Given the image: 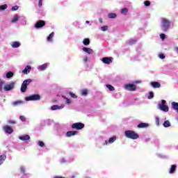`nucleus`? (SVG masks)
Segmentation results:
<instances>
[{"label": "nucleus", "instance_id": "obj_1", "mask_svg": "<svg viewBox=\"0 0 178 178\" xmlns=\"http://www.w3.org/2000/svg\"><path fill=\"white\" fill-rule=\"evenodd\" d=\"M170 20L168 19L167 18H161V29L162 31L166 32L169 29H170L171 24Z\"/></svg>", "mask_w": 178, "mask_h": 178}, {"label": "nucleus", "instance_id": "obj_2", "mask_svg": "<svg viewBox=\"0 0 178 178\" xmlns=\"http://www.w3.org/2000/svg\"><path fill=\"white\" fill-rule=\"evenodd\" d=\"M124 135L127 138H131V140H137V138H140V136L138 135V134L131 130L125 131Z\"/></svg>", "mask_w": 178, "mask_h": 178}, {"label": "nucleus", "instance_id": "obj_3", "mask_svg": "<svg viewBox=\"0 0 178 178\" xmlns=\"http://www.w3.org/2000/svg\"><path fill=\"white\" fill-rule=\"evenodd\" d=\"M158 108L163 112H169V106L166 105V100H161V103L158 104Z\"/></svg>", "mask_w": 178, "mask_h": 178}, {"label": "nucleus", "instance_id": "obj_4", "mask_svg": "<svg viewBox=\"0 0 178 178\" xmlns=\"http://www.w3.org/2000/svg\"><path fill=\"white\" fill-rule=\"evenodd\" d=\"M32 81L33 80L31 79L24 80L21 86V92H26L27 90V86H29Z\"/></svg>", "mask_w": 178, "mask_h": 178}, {"label": "nucleus", "instance_id": "obj_5", "mask_svg": "<svg viewBox=\"0 0 178 178\" xmlns=\"http://www.w3.org/2000/svg\"><path fill=\"white\" fill-rule=\"evenodd\" d=\"M41 96L38 94H34L25 97V101H40Z\"/></svg>", "mask_w": 178, "mask_h": 178}, {"label": "nucleus", "instance_id": "obj_6", "mask_svg": "<svg viewBox=\"0 0 178 178\" xmlns=\"http://www.w3.org/2000/svg\"><path fill=\"white\" fill-rule=\"evenodd\" d=\"M85 126L86 125L81 122H75L72 124L71 127L75 130H81L82 129H84Z\"/></svg>", "mask_w": 178, "mask_h": 178}, {"label": "nucleus", "instance_id": "obj_7", "mask_svg": "<svg viewBox=\"0 0 178 178\" xmlns=\"http://www.w3.org/2000/svg\"><path fill=\"white\" fill-rule=\"evenodd\" d=\"M15 82H11L9 84H6L3 86V91H12L15 88Z\"/></svg>", "mask_w": 178, "mask_h": 178}, {"label": "nucleus", "instance_id": "obj_8", "mask_svg": "<svg viewBox=\"0 0 178 178\" xmlns=\"http://www.w3.org/2000/svg\"><path fill=\"white\" fill-rule=\"evenodd\" d=\"M124 89L127 90V91H136L137 87L133 83H128L124 86Z\"/></svg>", "mask_w": 178, "mask_h": 178}, {"label": "nucleus", "instance_id": "obj_9", "mask_svg": "<svg viewBox=\"0 0 178 178\" xmlns=\"http://www.w3.org/2000/svg\"><path fill=\"white\" fill-rule=\"evenodd\" d=\"M102 62L105 63V65H111L113 62V58L112 57H104L102 59Z\"/></svg>", "mask_w": 178, "mask_h": 178}, {"label": "nucleus", "instance_id": "obj_10", "mask_svg": "<svg viewBox=\"0 0 178 178\" xmlns=\"http://www.w3.org/2000/svg\"><path fill=\"white\" fill-rule=\"evenodd\" d=\"M45 26V21L39 20L35 24V29H41Z\"/></svg>", "mask_w": 178, "mask_h": 178}, {"label": "nucleus", "instance_id": "obj_11", "mask_svg": "<svg viewBox=\"0 0 178 178\" xmlns=\"http://www.w3.org/2000/svg\"><path fill=\"white\" fill-rule=\"evenodd\" d=\"M65 108L64 104L61 105H53L51 106V111H59L60 109H63Z\"/></svg>", "mask_w": 178, "mask_h": 178}, {"label": "nucleus", "instance_id": "obj_12", "mask_svg": "<svg viewBox=\"0 0 178 178\" xmlns=\"http://www.w3.org/2000/svg\"><path fill=\"white\" fill-rule=\"evenodd\" d=\"M19 22L21 24H22V26H26V24H27V19H26V17L23 16V15H19Z\"/></svg>", "mask_w": 178, "mask_h": 178}, {"label": "nucleus", "instance_id": "obj_13", "mask_svg": "<svg viewBox=\"0 0 178 178\" xmlns=\"http://www.w3.org/2000/svg\"><path fill=\"white\" fill-rule=\"evenodd\" d=\"M48 68V63H44L37 67V69L39 72H44Z\"/></svg>", "mask_w": 178, "mask_h": 178}, {"label": "nucleus", "instance_id": "obj_14", "mask_svg": "<svg viewBox=\"0 0 178 178\" xmlns=\"http://www.w3.org/2000/svg\"><path fill=\"white\" fill-rule=\"evenodd\" d=\"M3 129L5 133H7V134H12L13 133V129L8 125L4 126Z\"/></svg>", "mask_w": 178, "mask_h": 178}, {"label": "nucleus", "instance_id": "obj_15", "mask_svg": "<svg viewBox=\"0 0 178 178\" xmlns=\"http://www.w3.org/2000/svg\"><path fill=\"white\" fill-rule=\"evenodd\" d=\"M82 51L86 54H88V55H92L94 54V50L88 47H83Z\"/></svg>", "mask_w": 178, "mask_h": 178}, {"label": "nucleus", "instance_id": "obj_16", "mask_svg": "<svg viewBox=\"0 0 178 178\" xmlns=\"http://www.w3.org/2000/svg\"><path fill=\"white\" fill-rule=\"evenodd\" d=\"M79 134V131H69L66 133L67 137H73V136H77Z\"/></svg>", "mask_w": 178, "mask_h": 178}, {"label": "nucleus", "instance_id": "obj_17", "mask_svg": "<svg viewBox=\"0 0 178 178\" xmlns=\"http://www.w3.org/2000/svg\"><path fill=\"white\" fill-rule=\"evenodd\" d=\"M55 36V33L52 32L49 35V36L47 38V41L48 42H54V37Z\"/></svg>", "mask_w": 178, "mask_h": 178}, {"label": "nucleus", "instance_id": "obj_18", "mask_svg": "<svg viewBox=\"0 0 178 178\" xmlns=\"http://www.w3.org/2000/svg\"><path fill=\"white\" fill-rule=\"evenodd\" d=\"M10 45L12 48H19L20 45H22V43H20V42L15 41V42H12L10 43Z\"/></svg>", "mask_w": 178, "mask_h": 178}, {"label": "nucleus", "instance_id": "obj_19", "mask_svg": "<svg viewBox=\"0 0 178 178\" xmlns=\"http://www.w3.org/2000/svg\"><path fill=\"white\" fill-rule=\"evenodd\" d=\"M31 72V66L27 65L24 70H22L23 74H29Z\"/></svg>", "mask_w": 178, "mask_h": 178}, {"label": "nucleus", "instance_id": "obj_20", "mask_svg": "<svg viewBox=\"0 0 178 178\" xmlns=\"http://www.w3.org/2000/svg\"><path fill=\"white\" fill-rule=\"evenodd\" d=\"M150 86H152L153 88H161V83L156 81L151 82Z\"/></svg>", "mask_w": 178, "mask_h": 178}, {"label": "nucleus", "instance_id": "obj_21", "mask_svg": "<svg viewBox=\"0 0 178 178\" xmlns=\"http://www.w3.org/2000/svg\"><path fill=\"white\" fill-rule=\"evenodd\" d=\"M19 139L21 140L22 141H27L30 140V136L29 135L20 136L19 137Z\"/></svg>", "mask_w": 178, "mask_h": 178}, {"label": "nucleus", "instance_id": "obj_22", "mask_svg": "<svg viewBox=\"0 0 178 178\" xmlns=\"http://www.w3.org/2000/svg\"><path fill=\"white\" fill-rule=\"evenodd\" d=\"M171 107L174 111H177L178 112V102H172L171 103Z\"/></svg>", "mask_w": 178, "mask_h": 178}, {"label": "nucleus", "instance_id": "obj_23", "mask_svg": "<svg viewBox=\"0 0 178 178\" xmlns=\"http://www.w3.org/2000/svg\"><path fill=\"white\" fill-rule=\"evenodd\" d=\"M176 168H177V165H172L170 168V171H169V173L170 175L175 173V172H176Z\"/></svg>", "mask_w": 178, "mask_h": 178}, {"label": "nucleus", "instance_id": "obj_24", "mask_svg": "<svg viewBox=\"0 0 178 178\" xmlns=\"http://www.w3.org/2000/svg\"><path fill=\"white\" fill-rule=\"evenodd\" d=\"M22 104H24V102L22 100H17V101L12 102V105L13 106H17L19 105H22Z\"/></svg>", "mask_w": 178, "mask_h": 178}, {"label": "nucleus", "instance_id": "obj_25", "mask_svg": "<svg viewBox=\"0 0 178 178\" xmlns=\"http://www.w3.org/2000/svg\"><path fill=\"white\" fill-rule=\"evenodd\" d=\"M149 124L145 122H140L138 124V129H144V127H148Z\"/></svg>", "mask_w": 178, "mask_h": 178}, {"label": "nucleus", "instance_id": "obj_26", "mask_svg": "<svg viewBox=\"0 0 178 178\" xmlns=\"http://www.w3.org/2000/svg\"><path fill=\"white\" fill-rule=\"evenodd\" d=\"M117 16L116 13H108V19H116Z\"/></svg>", "mask_w": 178, "mask_h": 178}, {"label": "nucleus", "instance_id": "obj_27", "mask_svg": "<svg viewBox=\"0 0 178 178\" xmlns=\"http://www.w3.org/2000/svg\"><path fill=\"white\" fill-rule=\"evenodd\" d=\"M19 15H15L11 20L12 23H16L17 21H19Z\"/></svg>", "mask_w": 178, "mask_h": 178}, {"label": "nucleus", "instance_id": "obj_28", "mask_svg": "<svg viewBox=\"0 0 178 178\" xmlns=\"http://www.w3.org/2000/svg\"><path fill=\"white\" fill-rule=\"evenodd\" d=\"M6 79H11V77H13V72L12 71H10L6 74Z\"/></svg>", "mask_w": 178, "mask_h": 178}, {"label": "nucleus", "instance_id": "obj_29", "mask_svg": "<svg viewBox=\"0 0 178 178\" xmlns=\"http://www.w3.org/2000/svg\"><path fill=\"white\" fill-rule=\"evenodd\" d=\"M6 159V156L1 155L0 156V165H2L3 163V162H5Z\"/></svg>", "mask_w": 178, "mask_h": 178}, {"label": "nucleus", "instance_id": "obj_30", "mask_svg": "<svg viewBox=\"0 0 178 178\" xmlns=\"http://www.w3.org/2000/svg\"><path fill=\"white\" fill-rule=\"evenodd\" d=\"M83 45H90V39L89 38H85L83 40Z\"/></svg>", "mask_w": 178, "mask_h": 178}, {"label": "nucleus", "instance_id": "obj_31", "mask_svg": "<svg viewBox=\"0 0 178 178\" xmlns=\"http://www.w3.org/2000/svg\"><path fill=\"white\" fill-rule=\"evenodd\" d=\"M128 13H129V9H127V8H124L121 10L122 15H127Z\"/></svg>", "mask_w": 178, "mask_h": 178}, {"label": "nucleus", "instance_id": "obj_32", "mask_svg": "<svg viewBox=\"0 0 178 178\" xmlns=\"http://www.w3.org/2000/svg\"><path fill=\"white\" fill-rule=\"evenodd\" d=\"M116 141V136H113L108 139V143L112 144V143H115Z\"/></svg>", "mask_w": 178, "mask_h": 178}, {"label": "nucleus", "instance_id": "obj_33", "mask_svg": "<svg viewBox=\"0 0 178 178\" xmlns=\"http://www.w3.org/2000/svg\"><path fill=\"white\" fill-rule=\"evenodd\" d=\"M64 99H65V104H67V105H70V104H72V100H70V99H68L67 97L63 96Z\"/></svg>", "mask_w": 178, "mask_h": 178}, {"label": "nucleus", "instance_id": "obj_34", "mask_svg": "<svg viewBox=\"0 0 178 178\" xmlns=\"http://www.w3.org/2000/svg\"><path fill=\"white\" fill-rule=\"evenodd\" d=\"M106 87L107 88H108V90H109L110 91H115V88H114L113 86L110 85V84L106 85Z\"/></svg>", "mask_w": 178, "mask_h": 178}, {"label": "nucleus", "instance_id": "obj_35", "mask_svg": "<svg viewBox=\"0 0 178 178\" xmlns=\"http://www.w3.org/2000/svg\"><path fill=\"white\" fill-rule=\"evenodd\" d=\"M163 125L164 127H170V122H169V120H166L164 122Z\"/></svg>", "mask_w": 178, "mask_h": 178}, {"label": "nucleus", "instance_id": "obj_36", "mask_svg": "<svg viewBox=\"0 0 178 178\" xmlns=\"http://www.w3.org/2000/svg\"><path fill=\"white\" fill-rule=\"evenodd\" d=\"M81 95H83L84 97H86V95L88 94V91L87 90V89H83L81 91Z\"/></svg>", "mask_w": 178, "mask_h": 178}, {"label": "nucleus", "instance_id": "obj_37", "mask_svg": "<svg viewBox=\"0 0 178 178\" xmlns=\"http://www.w3.org/2000/svg\"><path fill=\"white\" fill-rule=\"evenodd\" d=\"M8 9V5L7 4H3L0 6V10H5Z\"/></svg>", "mask_w": 178, "mask_h": 178}, {"label": "nucleus", "instance_id": "obj_38", "mask_svg": "<svg viewBox=\"0 0 178 178\" xmlns=\"http://www.w3.org/2000/svg\"><path fill=\"white\" fill-rule=\"evenodd\" d=\"M83 61L84 65H87V63L88 62V57L87 56H83Z\"/></svg>", "mask_w": 178, "mask_h": 178}, {"label": "nucleus", "instance_id": "obj_39", "mask_svg": "<svg viewBox=\"0 0 178 178\" xmlns=\"http://www.w3.org/2000/svg\"><path fill=\"white\" fill-rule=\"evenodd\" d=\"M148 99H152L154 98V92H150L147 97Z\"/></svg>", "mask_w": 178, "mask_h": 178}, {"label": "nucleus", "instance_id": "obj_40", "mask_svg": "<svg viewBox=\"0 0 178 178\" xmlns=\"http://www.w3.org/2000/svg\"><path fill=\"white\" fill-rule=\"evenodd\" d=\"M108 29V26H103L101 27L102 31H107Z\"/></svg>", "mask_w": 178, "mask_h": 178}, {"label": "nucleus", "instance_id": "obj_41", "mask_svg": "<svg viewBox=\"0 0 178 178\" xmlns=\"http://www.w3.org/2000/svg\"><path fill=\"white\" fill-rule=\"evenodd\" d=\"M69 95H70V97H72V98H74V99L77 98V95H76V94H74V93H73L72 92H70Z\"/></svg>", "mask_w": 178, "mask_h": 178}, {"label": "nucleus", "instance_id": "obj_42", "mask_svg": "<svg viewBox=\"0 0 178 178\" xmlns=\"http://www.w3.org/2000/svg\"><path fill=\"white\" fill-rule=\"evenodd\" d=\"M160 38L162 40V41H164L165 38H166V35H165V33H161L160 34Z\"/></svg>", "mask_w": 178, "mask_h": 178}, {"label": "nucleus", "instance_id": "obj_43", "mask_svg": "<svg viewBox=\"0 0 178 178\" xmlns=\"http://www.w3.org/2000/svg\"><path fill=\"white\" fill-rule=\"evenodd\" d=\"M144 5L145 6H151V2L149 1H144Z\"/></svg>", "mask_w": 178, "mask_h": 178}, {"label": "nucleus", "instance_id": "obj_44", "mask_svg": "<svg viewBox=\"0 0 178 178\" xmlns=\"http://www.w3.org/2000/svg\"><path fill=\"white\" fill-rule=\"evenodd\" d=\"M137 40H134V39H131L129 40V45H133V44H136Z\"/></svg>", "mask_w": 178, "mask_h": 178}, {"label": "nucleus", "instance_id": "obj_45", "mask_svg": "<svg viewBox=\"0 0 178 178\" xmlns=\"http://www.w3.org/2000/svg\"><path fill=\"white\" fill-rule=\"evenodd\" d=\"M38 145H39V147H44V145H45V143H44V142L41 140H39Z\"/></svg>", "mask_w": 178, "mask_h": 178}, {"label": "nucleus", "instance_id": "obj_46", "mask_svg": "<svg viewBox=\"0 0 178 178\" xmlns=\"http://www.w3.org/2000/svg\"><path fill=\"white\" fill-rule=\"evenodd\" d=\"M19 119L20 120H22V122H26V118L24 117V115L19 116Z\"/></svg>", "mask_w": 178, "mask_h": 178}, {"label": "nucleus", "instance_id": "obj_47", "mask_svg": "<svg viewBox=\"0 0 178 178\" xmlns=\"http://www.w3.org/2000/svg\"><path fill=\"white\" fill-rule=\"evenodd\" d=\"M17 9H19V6H15L11 8V10L15 11V10H17Z\"/></svg>", "mask_w": 178, "mask_h": 178}, {"label": "nucleus", "instance_id": "obj_48", "mask_svg": "<svg viewBox=\"0 0 178 178\" xmlns=\"http://www.w3.org/2000/svg\"><path fill=\"white\" fill-rule=\"evenodd\" d=\"M159 58H160V59H165V55L163 54H159Z\"/></svg>", "mask_w": 178, "mask_h": 178}, {"label": "nucleus", "instance_id": "obj_49", "mask_svg": "<svg viewBox=\"0 0 178 178\" xmlns=\"http://www.w3.org/2000/svg\"><path fill=\"white\" fill-rule=\"evenodd\" d=\"M3 84H5V81L0 79V90H1V87H2Z\"/></svg>", "mask_w": 178, "mask_h": 178}, {"label": "nucleus", "instance_id": "obj_50", "mask_svg": "<svg viewBox=\"0 0 178 178\" xmlns=\"http://www.w3.org/2000/svg\"><path fill=\"white\" fill-rule=\"evenodd\" d=\"M38 6L39 8H41V6H42V0H39Z\"/></svg>", "mask_w": 178, "mask_h": 178}, {"label": "nucleus", "instance_id": "obj_51", "mask_svg": "<svg viewBox=\"0 0 178 178\" xmlns=\"http://www.w3.org/2000/svg\"><path fill=\"white\" fill-rule=\"evenodd\" d=\"M156 124H157V126H159V118H156Z\"/></svg>", "mask_w": 178, "mask_h": 178}, {"label": "nucleus", "instance_id": "obj_52", "mask_svg": "<svg viewBox=\"0 0 178 178\" xmlns=\"http://www.w3.org/2000/svg\"><path fill=\"white\" fill-rule=\"evenodd\" d=\"M9 124H15V123H16V122L13 121V120H10L8 121Z\"/></svg>", "mask_w": 178, "mask_h": 178}, {"label": "nucleus", "instance_id": "obj_53", "mask_svg": "<svg viewBox=\"0 0 178 178\" xmlns=\"http://www.w3.org/2000/svg\"><path fill=\"white\" fill-rule=\"evenodd\" d=\"M174 50L175 51V52H176L177 54H178V47H175L174 48Z\"/></svg>", "mask_w": 178, "mask_h": 178}, {"label": "nucleus", "instance_id": "obj_54", "mask_svg": "<svg viewBox=\"0 0 178 178\" xmlns=\"http://www.w3.org/2000/svg\"><path fill=\"white\" fill-rule=\"evenodd\" d=\"M135 83H136V84H140V83H141V81H136Z\"/></svg>", "mask_w": 178, "mask_h": 178}, {"label": "nucleus", "instance_id": "obj_55", "mask_svg": "<svg viewBox=\"0 0 178 178\" xmlns=\"http://www.w3.org/2000/svg\"><path fill=\"white\" fill-rule=\"evenodd\" d=\"M21 172H22V173H24V169L23 168H21Z\"/></svg>", "mask_w": 178, "mask_h": 178}, {"label": "nucleus", "instance_id": "obj_56", "mask_svg": "<svg viewBox=\"0 0 178 178\" xmlns=\"http://www.w3.org/2000/svg\"><path fill=\"white\" fill-rule=\"evenodd\" d=\"M108 143H109V141L106 140L104 144H106V145H108Z\"/></svg>", "mask_w": 178, "mask_h": 178}, {"label": "nucleus", "instance_id": "obj_57", "mask_svg": "<svg viewBox=\"0 0 178 178\" xmlns=\"http://www.w3.org/2000/svg\"><path fill=\"white\" fill-rule=\"evenodd\" d=\"M99 23H102V18H99Z\"/></svg>", "mask_w": 178, "mask_h": 178}, {"label": "nucleus", "instance_id": "obj_58", "mask_svg": "<svg viewBox=\"0 0 178 178\" xmlns=\"http://www.w3.org/2000/svg\"><path fill=\"white\" fill-rule=\"evenodd\" d=\"M89 23H90V21H86V24H89Z\"/></svg>", "mask_w": 178, "mask_h": 178}]
</instances>
